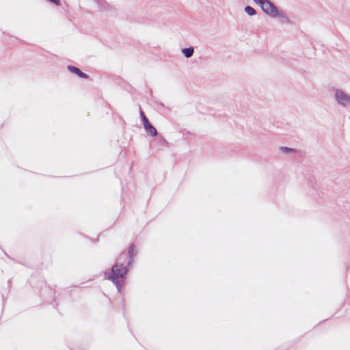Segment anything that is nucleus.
I'll return each mask as SVG.
<instances>
[{
    "label": "nucleus",
    "instance_id": "4",
    "mask_svg": "<svg viewBox=\"0 0 350 350\" xmlns=\"http://www.w3.org/2000/svg\"><path fill=\"white\" fill-rule=\"evenodd\" d=\"M68 69L70 72H73V73H75V74L77 75H78L79 77H80L85 78V79L88 77V75H86L85 73L83 72H82V71H81L78 68H77V67H75V66H68Z\"/></svg>",
    "mask_w": 350,
    "mask_h": 350
},
{
    "label": "nucleus",
    "instance_id": "8",
    "mask_svg": "<svg viewBox=\"0 0 350 350\" xmlns=\"http://www.w3.org/2000/svg\"><path fill=\"white\" fill-rule=\"evenodd\" d=\"M129 255L130 258H132L135 255V245L133 244H131L129 249Z\"/></svg>",
    "mask_w": 350,
    "mask_h": 350
},
{
    "label": "nucleus",
    "instance_id": "10",
    "mask_svg": "<svg viewBox=\"0 0 350 350\" xmlns=\"http://www.w3.org/2000/svg\"><path fill=\"white\" fill-rule=\"evenodd\" d=\"M98 3L103 7H105V5H107V3L105 1V0H98Z\"/></svg>",
    "mask_w": 350,
    "mask_h": 350
},
{
    "label": "nucleus",
    "instance_id": "6",
    "mask_svg": "<svg viewBox=\"0 0 350 350\" xmlns=\"http://www.w3.org/2000/svg\"><path fill=\"white\" fill-rule=\"evenodd\" d=\"M144 129L152 136H156L157 135V129L151 124L150 122L145 125Z\"/></svg>",
    "mask_w": 350,
    "mask_h": 350
},
{
    "label": "nucleus",
    "instance_id": "1",
    "mask_svg": "<svg viewBox=\"0 0 350 350\" xmlns=\"http://www.w3.org/2000/svg\"><path fill=\"white\" fill-rule=\"evenodd\" d=\"M126 258V254H122L118 259L117 262L112 267L111 273H105V278L111 280L117 287L118 292L120 291V288L122 284V279L128 272L127 267L124 265V263L121 262L122 258L125 259Z\"/></svg>",
    "mask_w": 350,
    "mask_h": 350
},
{
    "label": "nucleus",
    "instance_id": "2",
    "mask_svg": "<svg viewBox=\"0 0 350 350\" xmlns=\"http://www.w3.org/2000/svg\"><path fill=\"white\" fill-rule=\"evenodd\" d=\"M253 1L258 5L263 12L271 18H279L284 21H288V18L284 12L280 10L273 3L269 0H253Z\"/></svg>",
    "mask_w": 350,
    "mask_h": 350
},
{
    "label": "nucleus",
    "instance_id": "14",
    "mask_svg": "<svg viewBox=\"0 0 350 350\" xmlns=\"http://www.w3.org/2000/svg\"><path fill=\"white\" fill-rule=\"evenodd\" d=\"M140 115H141V117L143 118V115H145V114H144V113L142 111H140Z\"/></svg>",
    "mask_w": 350,
    "mask_h": 350
},
{
    "label": "nucleus",
    "instance_id": "12",
    "mask_svg": "<svg viewBox=\"0 0 350 350\" xmlns=\"http://www.w3.org/2000/svg\"><path fill=\"white\" fill-rule=\"evenodd\" d=\"M142 118V121L144 123V126L150 122L145 115H143V118Z\"/></svg>",
    "mask_w": 350,
    "mask_h": 350
},
{
    "label": "nucleus",
    "instance_id": "13",
    "mask_svg": "<svg viewBox=\"0 0 350 350\" xmlns=\"http://www.w3.org/2000/svg\"><path fill=\"white\" fill-rule=\"evenodd\" d=\"M142 118V121L144 123V126L150 122L145 115H143V118Z\"/></svg>",
    "mask_w": 350,
    "mask_h": 350
},
{
    "label": "nucleus",
    "instance_id": "9",
    "mask_svg": "<svg viewBox=\"0 0 350 350\" xmlns=\"http://www.w3.org/2000/svg\"><path fill=\"white\" fill-rule=\"evenodd\" d=\"M280 150L284 153H291L295 152V149L285 146L281 147Z\"/></svg>",
    "mask_w": 350,
    "mask_h": 350
},
{
    "label": "nucleus",
    "instance_id": "11",
    "mask_svg": "<svg viewBox=\"0 0 350 350\" xmlns=\"http://www.w3.org/2000/svg\"><path fill=\"white\" fill-rule=\"evenodd\" d=\"M142 118V121L144 123V126L150 122L145 115H143V118Z\"/></svg>",
    "mask_w": 350,
    "mask_h": 350
},
{
    "label": "nucleus",
    "instance_id": "3",
    "mask_svg": "<svg viewBox=\"0 0 350 350\" xmlns=\"http://www.w3.org/2000/svg\"><path fill=\"white\" fill-rule=\"evenodd\" d=\"M334 98L338 105L348 109L350 107V95L343 90L336 88L334 90Z\"/></svg>",
    "mask_w": 350,
    "mask_h": 350
},
{
    "label": "nucleus",
    "instance_id": "7",
    "mask_svg": "<svg viewBox=\"0 0 350 350\" xmlns=\"http://www.w3.org/2000/svg\"><path fill=\"white\" fill-rule=\"evenodd\" d=\"M245 12L249 15V16H254L256 14V10L251 6H246L245 8Z\"/></svg>",
    "mask_w": 350,
    "mask_h": 350
},
{
    "label": "nucleus",
    "instance_id": "5",
    "mask_svg": "<svg viewBox=\"0 0 350 350\" xmlns=\"http://www.w3.org/2000/svg\"><path fill=\"white\" fill-rule=\"evenodd\" d=\"M181 51L186 58H189L193 56L194 53V49L192 46L184 48L181 49Z\"/></svg>",
    "mask_w": 350,
    "mask_h": 350
}]
</instances>
